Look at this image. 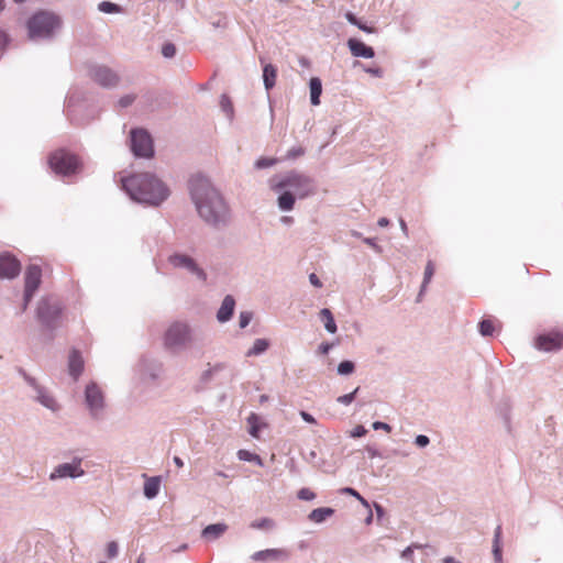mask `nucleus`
I'll return each mask as SVG.
<instances>
[{"mask_svg": "<svg viewBox=\"0 0 563 563\" xmlns=\"http://www.w3.org/2000/svg\"><path fill=\"white\" fill-rule=\"evenodd\" d=\"M271 188L274 191H283L278 197V207L284 211L294 209L296 197L307 198L316 191L314 181L308 175L291 170L284 176L274 177L271 180Z\"/></svg>", "mask_w": 563, "mask_h": 563, "instance_id": "1", "label": "nucleus"}, {"mask_svg": "<svg viewBox=\"0 0 563 563\" xmlns=\"http://www.w3.org/2000/svg\"><path fill=\"white\" fill-rule=\"evenodd\" d=\"M190 192L200 217L207 222L217 223L224 217L225 203L208 179L194 177L190 180Z\"/></svg>", "mask_w": 563, "mask_h": 563, "instance_id": "2", "label": "nucleus"}, {"mask_svg": "<svg viewBox=\"0 0 563 563\" xmlns=\"http://www.w3.org/2000/svg\"><path fill=\"white\" fill-rule=\"evenodd\" d=\"M123 189L139 202L157 206L164 201L169 191L167 187L150 173H139L122 179Z\"/></svg>", "mask_w": 563, "mask_h": 563, "instance_id": "3", "label": "nucleus"}, {"mask_svg": "<svg viewBox=\"0 0 563 563\" xmlns=\"http://www.w3.org/2000/svg\"><path fill=\"white\" fill-rule=\"evenodd\" d=\"M48 165L54 173L63 176L75 175L81 170L80 158L65 148L54 151L48 156Z\"/></svg>", "mask_w": 563, "mask_h": 563, "instance_id": "4", "label": "nucleus"}, {"mask_svg": "<svg viewBox=\"0 0 563 563\" xmlns=\"http://www.w3.org/2000/svg\"><path fill=\"white\" fill-rule=\"evenodd\" d=\"M58 25L59 20L56 15L47 12H38L27 22L29 35L31 38L47 37Z\"/></svg>", "mask_w": 563, "mask_h": 563, "instance_id": "5", "label": "nucleus"}, {"mask_svg": "<svg viewBox=\"0 0 563 563\" xmlns=\"http://www.w3.org/2000/svg\"><path fill=\"white\" fill-rule=\"evenodd\" d=\"M131 148L135 156L146 158L152 157L154 150L150 134L142 129L132 130Z\"/></svg>", "mask_w": 563, "mask_h": 563, "instance_id": "6", "label": "nucleus"}, {"mask_svg": "<svg viewBox=\"0 0 563 563\" xmlns=\"http://www.w3.org/2000/svg\"><path fill=\"white\" fill-rule=\"evenodd\" d=\"M189 340V329L185 323H173L164 335V344L167 349H176L185 345Z\"/></svg>", "mask_w": 563, "mask_h": 563, "instance_id": "7", "label": "nucleus"}, {"mask_svg": "<svg viewBox=\"0 0 563 563\" xmlns=\"http://www.w3.org/2000/svg\"><path fill=\"white\" fill-rule=\"evenodd\" d=\"M538 350L544 352L558 351L563 347V332L552 331L540 334L534 342Z\"/></svg>", "mask_w": 563, "mask_h": 563, "instance_id": "8", "label": "nucleus"}, {"mask_svg": "<svg viewBox=\"0 0 563 563\" xmlns=\"http://www.w3.org/2000/svg\"><path fill=\"white\" fill-rule=\"evenodd\" d=\"M42 272L36 265H31L25 272V289H24V309L32 299L34 292L41 284Z\"/></svg>", "mask_w": 563, "mask_h": 563, "instance_id": "9", "label": "nucleus"}, {"mask_svg": "<svg viewBox=\"0 0 563 563\" xmlns=\"http://www.w3.org/2000/svg\"><path fill=\"white\" fill-rule=\"evenodd\" d=\"M21 269L20 262L12 255H0V278H14Z\"/></svg>", "mask_w": 563, "mask_h": 563, "instance_id": "10", "label": "nucleus"}, {"mask_svg": "<svg viewBox=\"0 0 563 563\" xmlns=\"http://www.w3.org/2000/svg\"><path fill=\"white\" fill-rule=\"evenodd\" d=\"M168 261L174 267H184L189 272L196 274L199 278L203 280L206 279L205 272L197 266V264L191 257L184 254H174L169 256Z\"/></svg>", "mask_w": 563, "mask_h": 563, "instance_id": "11", "label": "nucleus"}, {"mask_svg": "<svg viewBox=\"0 0 563 563\" xmlns=\"http://www.w3.org/2000/svg\"><path fill=\"white\" fill-rule=\"evenodd\" d=\"M84 471L80 467V461L73 463H64L58 465L51 474V479L63 478V477H77L81 476Z\"/></svg>", "mask_w": 563, "mask_h": 563, "instance_id": "12", "label": "nucleus"}, {"mask_svg": "<svg viewBox=\"0 0 563 563\" xmlns=\"http://www.w3.org/2000/svg\"><path fill=\"white\" fill-rule=\"evenodd\" d=\"M91 76L96 82L103 87L115 86L119 81L117 74L103 66L96 67Z\"/></svg>", "mask_w": 563, "mask_h": 563, "instance_id": "13", "label": "nucleus"}, {"mask_svg": "<svg viewBox=\"0 0 563 563\" xmlns=\"http://www.w3.org/2000/svg\"><path fill=\"white\" fill-rule=\"evenodd\" d=\"M86 401L92 412L101 409L103 406L102 393L93 383L86 387Z\"/></svg>", "mask_w": 563, "mask_h": 563, "instance_id": "14", "label": "nucleus"}, {"mask_svg": "<svg viewBox=\"0 0 563 563\" xmlns=\"http://www.w3.org/2000/svg\"><path fill=\"white\" fill-rule=\"evenodd\" d=\"M288 553L284 549H267L257 551L252 554V560L257 562H265V561H278L282 559L287 558Z\"/></svg>", "mask_w": 563, "mask_h": 563, "instance_id": "15", "label": "nucleus"}, {"mask_svg": "<svg viewBox=\"0 0 563 563\" xmlns=\"http://www.w3.org/2000/svg\"><path fill=\"white\" fill-rule=\"evenodd\" d=\"M347 46L351 54L355 57L373 58L375 56L373 47L367 46L365 43L356 38H350L347 41Z\"/></svg>", "mask_w": 563, "mask_h": 563, "instance_id": "16", "label": "nucleus"}, {"mask_svg": "<svg viewBox=\"0 0 563 563\" xmlns=\"http://www.w3.org/2000/svg\"><path fill=\"white\" fill-rule=\"evenodd\" d=\"M59 313V308L57 306H51L47 300H42L38 305V318L45 323H51V321L57 318Z\"/></svg>", "mask_w": 563, "mask_h": 563, "instance_id": "17", "label": "nucleus"}, {"mask_svg": "<svg viewBox=\"0 0 563 563\" xmlns=\"http://www.w3.org/2000/svg\"><path fill=\"white\" fill-rule=\"evenodd\" d=\"M68 368L74 379H78L84 371V358L77 350H73L69 354Z\"/></svg>", "mask_w": 563, "mask_h": 563, "instance_id": "18", "label": "nucleus"}, {"mask_svg": "<svg viewBox=\"0 0 563 563\" xmlns=\"http://www.w3.org/2000/svg\"><path fill=\"white\" fill-rule=\"evenodd\" d=\"M27 382L35 387L37 391V400L46 408L51 410H56L58 408L55 399L47 394L42 387L37 386L35 379L29 378Z\"/></svg>", "mask_w": 563, "mask_h": 563, "instance_id": "19", "label": "nucleus"}, {"mask_svg": "<svg viewBox=\"0 0 563 563\" xmlns=\"http://www.w3.org/2000/svg\"><path fill=\"white\" fill-rule=\"evenodd\" d=\"M234 307H235L234 298L232 296L228 295L223 299L222 305H221L220 309L218 310V313H217L218 320L220 322L228 321L233 314Z\"/></svg>", "mask_w": 563, "mask_h": 563, "instance_id": "20", "label": "nucleus"}, {"mask_svg": "<svg viewBox=\"0 0 563 563\" xmlns=\"http://www.w3.org/2000/svg\"><path fill=\"white\" fill-rule=\"evenodd\" d=\"M277 69L272 64H267L263 68L264 85L267 90L272 89L276 84Z\"/></svg>", "mask_w": 563, "mask_h": 563, "instance_id": "21", "label": "nucleus"}, {"mask_svg": "<svg viewBox=\"0 0 563 563\" xmlns=\"http://www.w3.org/2000/svg\"><path fill=\"white\" fill-rule=\"evenodd\" d=\"M310 86V100L313 106L320 103V95L322 92V84L318 77H312L309 82Z\"/></svg>", "mask_w": 563, "mask_h": 563, "instance_id": "22", "label": "nucleus"}, {"mask_svg": "<svg viewBox=\"0 0 563 563\" xmlns=\"http://www.w3.org/2000/svg\"><path fill=\"white\" fill-rule=\"evenodd\" d=\"M227 529H228V526L224 523L209 525L203 529L202 536L205 538L216 539V538L220 537L222 533H224L227 531Z\"/></svg>", "mask_w": 563, "mask_h": 563, "instance_id": "23", "label": "nucleus"}, {"mask_svg": "<svg viewBox=\"0 0 563 563\" xmlns=\"http://www.w3.org/2000/svg\"><path fill=\"white\" fill-rule=\"evenodd\" d=\"M333 512L334 510L329 507L317 508L309 514V519L316 523H320L324 521L328 517H331Z\"/></svg>", "mask_w": 563, "mask_h": 563, "instance_id": "24", "label": "nucleus"}, {"mask_svg": "<svg viewBox=\"0 0 563 563\" xmlns=\"http://www.w3.org/2000/svg\"><path fill=\"white\" fill-rule=\"evenodd\" d=\"M161 481L158 477L147 478L144 484V495L147 498H154L159 490Z\"/></svg>", "mask_w": 563, "mask_h": 563, "instance_id": "25", "label": "nucleus"}, {"mask_svg": "<svg viewBox=\"0 0 563 563\" xmlns=\"http://www.w3.org/2000/svg\"><path fill=\"white\" fill-rule=\"evenodd\" d=\"M320 318L323 321L324 328L327 329V331H329L330 333L336 332V324H335L334 318L332 316V312L329 309L323 308L320 311Z\"/></svg>", "mask_w": 563, "mask_h": 563, "instance_id": "26", "label": "nucleus"}, {"mask_svg": "<svg viewBox=\"0 0 563 563\" xmlns=\"http://www.w3.org/2000/svg\"><path fill=\"white\" fill-rule=\"evenodd\" d=\"M269 346V342L266 339L255 340L253 346L247 351L246 356H256L264 353Z\"/></svg>", "mask_w": 563, "mask_h": 563, "instance_id": "27", "label": "nucleus"}, {"mask_svg": "<svg viewBox=\"0 0 563 563\" xmlns=\"http://www.w3.org/2000/svg\"><path fill=\"white\" fill-rule=\"evenodd\" d=\"M479 332L483 336L493 335L496 331V320L487 318L479 322Z\"/></svg>", "mask_w": 563, "mask_h": 563, "instance_id": "28", "label": "nucleus"}, {"mask_svg": "<svg viewBox=\"0 0 563 563\" xmlns=\"http://www.w3.org/2000/svg\"><path fill=\"white\" fill-rule=\"evenodd\" d=\"M500 539H501V527L498 526L495 530V538H494V545H493V553H494L495 561L497 563L501 562Z\"/></svg>", "mask_w": 563, "mask_h": 563, "instance_id": "29", "label": "nucleus"}, {"mask_svg": "<svg viewBox=\"0 0 563 563\" xmlns=\"http://www.w3.org/2000/svg\"><path fill=\"white\" fill-rule=\"evenodd\" d=\"M345 18L351 24L356 25L366 33H374L376 31L375 27L363 24L352 12H346Z\"/></svg>", "mask_w": 563, "mask_h": 563, "instance_id": "30", "label": "nucleus"}, {"mask_svg": "<svg viewBox=\"0 0 563 563\" xmlns=\"http://www.w3.org/2000/svg\"><path fill=\"white\" fill-rule=\"evenodd\" d=\"M238 457L241 461L255 462L258 465H263V461L260 455L252 453L247 450H240L238 452Z\"/></svg>", "mask_w": 563, "mask_h": 563, "instance_id": "31", "label": "nucleus"}, {"mask_svg": "<svg viewBox=\"0 0 563 563\" xmlns=\"http://www.w3.org/2000/svg\"><path fill=\"white\" fill-rule=\"evenodd\" d=\"M274 521L269 518H262L251 522V528L261 530H271L274 528Z\"/></svg>", "mask_w": 563, "mask_h": 563, "instance_id": "32", "label": "nucleus"}, {"mask_svg": "<svg viewBox=\"0 0 563 563\" xmlns=\"http://www.w3.org/2000/svg\"><path fill=\"white\" fill-rule=\"evenodd\" d=\"M434 271H435L434 263L432 261H428L426 269H424V276H423V283L421 286V290H423L427 287V285L431 282Z\"/></svg>", "mask_w": 563, "mask_h": 563, "instance_id": "33", "label": "nucleus"}, {"mask_svg": "<svg viewBox=\"0 0 563 563\" xmlns=\"http://www.w3.org/2000/svg\"><path fill=\"white\" fill-rule=\"evenodd\" d=\"M257 416L256 415H251L247 419L249 421V424H250V433L252 437L254 438H258V433H260V427L257 424Z\"/></svg>", "mask_w": 563, "mask_h": 563, "instance_id": "34", "label": "nucleus"}, {"mask_svg": "<svg viewBox=\"0 0 563 563\" xmlns=\"http://www.w3.org/2000/svg\"><path fill=\"white\" fill-rule=\"evenodd\" d=\"M354 364L351 361H343L338 366V373L341 375H349L353 373Z\"/></svg>", "mask_w": 563, "mask_h": 563, "instance_id": "35", "label": "nucleus"}, {"mask_svg": "<svg viewBox=\"0 0 563 563\" xmlns=\"http://www.w3.org/2000/svg\"><path fill=\"white\" fill-rule=\"evenodd\" d=\"M277 163L276 158H267V157H261L256 161L255 166L256 168H267Z\"/></svg>", "mask_w": 563, "mask_h": 563, "instance_id": "36", "label": "nucleus"}, {"mask_svg": "<svg viewBox=\"0 0 563 563\" xmlns=\"http://www.w3.org/2000/svg\"><path fill=\"white\" fill-rule=\"evenodd\" d=\"M99 10L102 12H106V13H113V12H118L119 8L117 4H114L112 2L103 1L99 4Z\"/></svg>", "mask_w": 563, "mask_h": 563, "instance_id": "37", "label": "nucleus"}, {"mask_svg": "<svg viewBox=\"0 0 563 563\" xmlns=\"http://www.w3.org/2000/svg\"><path fill=\"white\" fill-rule=\"evenodd\" d=\"M298 498L302 500H312L316 498V494L309 488H301L298 492Z\"/></svg>", "mask_w": 563, "mask_h": 563, "instance_id": "38", "label": "nucleus"}, {"mask_svg": "<svg viewBox=\"0 0 563 563\" xmlns=\"http://www.w3.org/2000/svg\"><path fill=\"white\" fill-rule=\"evenodd\" d=\"M305 150L301 146L289 150L285 156L286 159H294L303 155Z\"/></svg>", "mask_w": 563, "mask_h": 563, "instance_id": "39", "label": "nucleus"}, {"mask_svg": "<svg viewBox=\"0 0 563 563\" xmlns=\"http://www.w3.org/2000/svg\"><path fill=\"white\" fill-rule=\"evenodd\" d=\"M251 319H252V313L251 312H247V311H242L240 313V318H239V324L240 327L243 329L245 327L249 325V323L251 322Z\"/></svg>", "mask_w": 563, "mask_h": 563, "instance_id": "40", "label": "nucleus"}, {"mask_svg": "<svg viewBox=\"0 0 563 563\" xmlns=\"http://www.w3.org/2000/svg\"><path fill=\"white\" fill-rule=\"evenodd\" d=\"M357 391H358V388H355L352 393L340 396L338 398V401L341 404H344V405H350L354 400Z\"/></svg>", "mask_w": 563, "mask_h": 563, "instance_id": "41", "label": "nucleus"}, {"mask_svg": "<svg viewBox=\"0 0 563 563\" xmlns=\"http://www.w3.org/2000/svg\"><path fill=\"white\" fill-rule=\"evenodd\" d=\"M176 53V47L174 44L172 43H167L163 46L162 48V54L167 57V58H170L175 55Z\"/></svg>", "mask_w": 563, "mask_h": 563, "instance_id": "42", "label": "nucleus"}, {"mask_svg": "<svg viewBox=\"0 0 563 563\" xmlns=\"http://www.w3.org/2000/svg\"><path fill=\"white\" fill-rule=\"evenodd\" d=\"M107 554L108 558L112 559L118 554V544L114 541H111L107 545Z\"/></svg>", "mask_w": 563, "mask_h": 563, "instance_id": "43", "label": "nucleus"}, {"mask_svg": "<svg viewBox=\"0 0 563 563\" xmlns=\"http://www.w3.org/2000/svg\"><path fill=\"white\" fill-rule=\"evenodd\" d=\"M367 433V430L363 426H356L353 431L351 432V435L353 438H361L364 437Z\"/></svg>", "mask_w": 563, "mask_h": 563, "instance_id": "44", "label": "nucleus"}, {"mask_svg": "<svg viewBox=\"0 0 563 563\" xmlns=\"http://www.w3.org/2000/svg\"><path fill=\"white\" fill-rule=\"evenodd\" d=\"M134 96L132 95H128V96H124L122 97L120 100H119V104L122 107V108H126L129 107L130 104L133 103L134 101Z\"/></svg>", "mask_w": 563, "mask_h": 563, "instance_id": "45", "label": "nucleus"}, {"mask_svg": "<svg viewBox=\"0 0 563 563\" xmlns=\"http://www.w3.org/2000/svg\"><path fill=\"white\" fill-rule=\"evenodd\" d=\"M221 106L225 112H228V113L232 112V104H231L229 97L222 96Z\"/></svg>", "mask_w": 563, "mask_h": 563, "instance_id": "46", "label": "nucleus"}, {"mask_svg": "<svg viewBox=\"0 0 563 563\" xmlns=\"http://www.w3.org/2000/svg\"><path fill=\"white\" fill-rule=\"evenodd\" d=\"M373 428H374L375 430H379V429H382V430H385L386 432H390V431H391V428H390V426H389V424H387V423H385V422H380V421H376V422H374V423H373Z\"/></svg>", "mask_w": 563, "mask_h": 563, "instance_id": "47", "label": "nucleus"}, {"mask_svg": "<svg viewBox=\"0 0 563 563\" xmlns=\"http://www.w3.org/2000/svg\"><path fill=\"white\" fill-rule=\"evenodd\" d=\"M332 344L330 343H322L319 345L318 352L322 355H327L329 351L332 349Z\"/></svg>", "mask_w": 563, "mask_h": 563, "instance_id": "48", "label": "nucleus"}, {"mask_svg": "<svg viewBox=\"0 0 563 563\" xmlns=\"http://www.w3.org/2000/svg\"><path fill=\"white\" fill-rule=\"evenodd\" d=\"M341 493L343 494H349L351 496H354L356 499H362V496L353 488L351 487H345L341 490Z\"/></svg>", "mask_w": 563, "mask_h": 563, "instance_id": "49", "label": "nucleus"}, {"mask_svg": "<svg viewBox=\"0 0 563 563\" xmlns=\"http://www.w3.org/2000/svg\"><path fill=\"white\" fill-rule=\"evenodd\" d=\"M429 443V438L427 435H418L416 438V444L419 446H426Z\"/></svg>", "mask_w": 563, "mask_h": 563, "instance_id": "50", "label": "nucleus"}, {"mask_svg": "<svg viewBox=\"0 0 563 563\" xmlns=\"http://www.w3.org/2000/svg\"><path fill=\"white\" fill-rule=\"evenodd\" d=\"M309 280H310V283H311L314 287H321V286H322L321 280L318 278V276H317L314 273L310 274V276H309Z\"/></svg>", "mask_w": 563, "mask_h": 563, "instance_id": "51", "label": "nucleus"}, {"mask_svg": "<svg viewBox=\"0 0 563 563\" xmlns=\"http://www.w3.org/2000/svg\"><path fill=\"white\" fill-rule=\"evenodd\" d=\"M301 418L308 423H316V419L306 411H300Z\"/></svg>", "mask_w": 563, "mask_h": 563, "instance_id": "52", "label": "nucleus"}, {"mask_svg": "<svg viewBox=\"0 0 563 563\" xmlns=\"http://www.w3.org/2000/svg\"><path fill=\"white\" fill-rule=\"evenodd\" d=\"M7 42H8L7 34L2 30H0V46L3 47L7 44Z\"/></svg>", "mask_w": 563, "mask_h": 563, "instance_id": "53", "label": "nucleus"}, {"mask_svg": "<svg viewBox=\"0 0 563 563\" xmlns=\"http://www.w3.org/2000/svg\"><path fill=\"white\" fill-rule=\"evenodd\" d=\"M377 223L379 227L385 228L389 224V220L387 218H380Z\"/></svg>", "mask_w": 563, "mask_h": 563, "instance_id": "54", "label": "nucleus"}, {"mask_svg": "<svg viewBox=\"0 0 563 563\" xmlns=\"http://www.w3.org/2000/svg\"><path fill=\"white\" fill-rule=\"evenodd\" d=\"M366 71L372 74V75H374V76H380V74H382L379 68H375V69L374 68H368V69H366Z\"/></svg>", "mask_w": 563, "mask_h": 563, "instance_id": "55", "label": "nucleus"}, {"mask_svg": "<svg viewBox=\"0 0 563 563\" xmlns=\"http://www.w3.org/2000/svg\"><path fill=\"white\" fill-rule=\"evenodd\" d=\"M443 563H461V562L456 561L452 556H446V558L443 559Z\"/></svg>", "mask_w": 563, "mask_h": 563, "instance_id": "56", "label": "nucleus"}, {"mask_svg": "<svg viewBox=\"0 0 563 563\" xmlns=\"http://www.w3.org/2000/svg\"><path fill=\"white\" fill-rule=\"evenodd\" d=\"M174 462H175V464H176L178 467H183V465H184V462H183V461H181V459H180V457H178V456H175V457H174Z\"/></svg>", "mask_w": 563, "mask_h": 563, "instance_id": "57", "label": "nucleus"}, {"mask_svg": "<svg viewBox=\"0 0 563 563\" xmlns=\"http://www.w3.org/2000/svg\"><path fill=\"white\" fill-rule=\"evenodd\" d=\"M399 223H400L401 230L407 234L408 228H407L406 222L402 219H400Z\"/></svg>", "mask_w": 563, "mask_h": 563, "instance_id": "58", "label": "nucleus"}, {"mask_svg": "<svg viewBox=\"0 0 563 563\" xmlns=\"http://www.w3.org/2000/svg\"><path fill=\"white\" fill-rule=\"evenodd\" d=\"M411 552H412L411 547H408V548L404 551L402 555H404V556H407V555H408L409 553H411Z\"/></svg>", "mask_w": 563, "mask_h": 563, "instance_id": "59", "label": "nucleus"}, {"mask_svg": "<svg viewBox=\"0 0 563 563\" xmlns=\"http://www.w3.org/2000/svg\"><path fill=\"white\" fill-rule=\"evenodd\" d=\"M364 506L368 507V503L362 497V499H358Z\"/></svg>", "mask_w": 563, "mask_h": 563, "instance_id": "60", "label": "nucleus"}, {"mask_svg": "<svg viewBox=\"0 0 563 563\" xmlns=\"http://www.w3.org/2000/svg\"><path fill=\"white\" fill-rule=\"evenodd\" d=\"M365 243H367L368 245H374L373 241L371 239H365Z\"/></svg>", "mask_w": 563, "mask_h": 563, "instance_id": "61", "label": "nucleus"}, {"mask_svg": "<svg viewBox=\"0 0 563 563\" xmlns=\"http://www.w3.org/2000/svg\"><path fill=\"white\" fill-rule=\"evenodd\" d=\"M136 563H143V558H142V556H140V558L137 559Z\"/></svg>", "mask_w": 563, "mask_h": 563, "instance_id": "62", "label": "nucleus"}, {"mask_svg": "<svg viewBox=\"0 0 563 563\" xmlns=\"http://www.w3.org/2000/svg\"><path fill=\"white\" fill-rule=\"evenodd\" d=\"M3 9V0H0V11Z\"/></svg>", "mask_w": 563, "mask_h": 563, "instance_id": "63", "label": "nucleus"}, {"mask_svg": "<svg viewBox=\"0 0 563 563\" xmlns=\"http://www.w3.org/2000/svg\"><path fill=\"white\" fill-rule=\"evenodd\" d=\"M372 517H373V515H372V514H369V516H368V518H367V522H371Z\"/></svg>", "mask_w": 563, "mask_h": 563, "instance_id": "64", "label": "nucleus"}]
</instances>
